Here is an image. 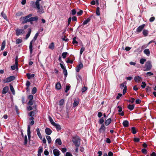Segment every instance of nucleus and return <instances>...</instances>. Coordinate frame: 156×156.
<instances>
[{"instance_id": "38", "label": "nucleus", "mask_w": 156, "mask_h": 156, "mask_svg": "<svg viewBox=\"0 0 156 156\" xmlns=\"http://www.w3.org/2000/svg\"><path fill=\"white\" fill-rule=\"evenodd\" d=\"M27 143V138L26 135H25L24 137V144L26 145Z\"/></svg>"}, {"instance_id": "25", "label": "nucleus", "mask_w": 156, "mask_h": 156, "mask_svg": "<svg viewBox=\"0 0 156 156\" xmlns=\"http://www.w3.org/2000/svg\"><path fill=\"white\" fill-rule=\"evenodd\" d=\"M134 105H129L128 106V108L131 111L133 110L134 108Z\"/></svg>"}, {"instance_id": "2", "label": "nucleus", "mask_w": 156, "mask_h": 156, "mask_svg": "<svg viewBox=\"0 0 156 156\" xmlns=\"http://www.w3.org/2000/svg\"><path fill=\"white\" fill-rule=\"evenodd\" d=\"M38 34V33H37L35 34L33 39L30 41V43L29 49L31 54L33 52V43L37 39Z\"/></svg>"}, {"instance_id": "40", "label": "nucleus", "mask_w": 156, "mask_h": 156, "mask_svg": "<svg viewBox=\"0 0 156 156\" xmlns=\"http://www.w3.org/2000/svg\"><path fill=\"white\" fill-rule=\"evenodd\" d=\"M76 37H74L73 38V44H77L78 43V42L76 41Z\"/></svg>"}, {"instance_id": "35", "label": "nucleus", "mask_w": 156, "mask_h": 156, "mask_svg": "<svg viewBox=\"0 0 156 156\" xmlns=\"http://www.w3.org/2000/svg\"><path fill=\"white\" fill-rule=\"evenodd\" d=\"M46 138L48 140V143L50 144L51 141V138L50 136H46Z\"/></svg>"}, {"instance_id": "36", "label": "nucleus", "mask_w": 156, "mask_h": 156, "mask_svg": "<svg viewBox=\"0 0 156 156\" xmlns=\"http://www.w3.org/2000/svg\"><path fill=\"white\" fill-rule=\"evenodd\" d=\"M90 19L88 18L87 20H85L83 22V25L87 24L90 20Z\"/></svg>"}, {"instance_id": "5", "label": "nucleus", "mask_w": 156, "mask_h": 156, "mask_svg": "<svg viewBox=\"0 0 156 156\" xmlns=\"http://www.w3.org/2000/svg\"><path fill=\"white\" fill-rule=\"evenodd\" d=\"M15 79V77L14 76H11L3 80V81L4 83H6L11 82V81L14 80Z\"/></svg>"}, {"instance_id": "26", "label": "nucleus", "mask_w": 156, "mask_h": 156, "mask_svg": "<svg viewBox=\"0 0 156 156\" xmlns=\"http://www.w3.org/2000/svg\"><path fill=\"white\" fill-rule=\"evenodd\" d=\"M31 32V30L30 29H29L28 33L27 34L26 36V39H27L30 35Z\"/></svg>"}, {"instance_id": "6", "label": "nucleus", "mask_w": 156, "mask_h": 156, "mask_svg": "<svg viewBox=\"0 0 156 156\" xmlns=\"http://www.w3.org/2000/svg\"><path fill=\"white\" fill-rule=\"evenodd\" d=\"M16 34L17 36L22 35L24 33L25 31L24 30L17 28L15 30Z\"/></svg>"}, {"instance_id": "16", "label": "nucleus", "mask_w": 156, "mask_h": 156, "mask_svg": "<svg viewBox=\"0 0 156 156\" xmlns=\"http://www.w3.org/2000/svg\"><path fill=\"white\" fill-rule=\"evenodd\" d=\"M36 130L37 133V134L38 136L40 138V139L41 140L42 138V136L41 135V134L40 132V131L39 129L38 128H37L36 129Z\"/></svg>"}, {"instance_id": "43", "label": "nucleus", "mask_w": 156, "mask_h": 156, "mask_svg": "<svg viewBox=\"0 0 156 156\" xmlns=\"http://www.w3.org/2000/svg\"><path fill=\"white\" fill-rule=\"evenodd\" d=\"M22 41L21 39L18 38L16 40V43L17 44H19L21 43Z\"/></svg>"}, {"instance_id": "14", "label": "nucleus", "mask_w": 156, "mask_h": 156, "mask_svg": "<svg viewBox=\"0 0 156 156\" xmlns=\"http://www.w3.org/2000/svg\"><path fill=\"white\" fill-rule=\"evenodd\" d=\"M9 88L8 86H6L4 87L3 89L2 94H5L8 91Z\"/></svg>"}, {"instance_id": "19", "label": "nucleus", "mask_w": 156, "mask_h": 156, "mask_svg": "<svg viewBox=\"0 0 156 156\" xmlns=\"http://www.w3.org/2000/svg\"><path fill=\"white\" fill-rule=\"evenodd\" d=\"M22 19L23 20V21L22 22V23L23 24L27 22H30L29 18H25V16L23 17Z\"/></svg>"}, {"instance_id": "55", "label": "nucleus", "mask_w": 156, "mask_h": 156, "mask_svg": "<svg viewBox=\"0 0 156 156\" xmlns=\"http://www.w3.org/2000/svg\"><path fill=\"white\" fill-rule=\"evenodd\" d=\"M83 13V11L82 10H80L79 12H77L78 16L81 15Z\"/></svg>"}, {"instance_id": "37", "label": "nucleus", "mask_w": 156, "mask_h": 156, "mask_svg": "<svg viewBox=\"0 0 156 156\" xmlns=\"http://www.w3.org/2000/svg\"><path fill=\"white\" fill-rule=\"evenodd\" d=\"M131 131L132 133L133 134H135L136 133L135 128L134 127H132L131 128Z\"/></svg>"}, {"instance_id": "51", "label": "nucleus", "mask_w": 156, "mask_h": 156, "mask_svg": "<svg viewBox=\"0 0 156 156\" xmlns=\"http://www.w3.org/2000/svg\"><path fill=\"white\" fill-rule=\"evenodd\" d=\"M84 50H85V48L84 47H82L81 48L80 51V55H81L82 54L83 52L84 51Z\"/></svg>"}, {"instance_id": "42", "label": "nucleus", "mask_w": 156, "mask_h": 156, "mask_svg": "<svg viewBox=\"0 0 156 156\" xmlns=\"http://www.w3.org/2000/svg\"><path fill=\"white\" fill-rule=\"evenodd\" d=\"M146 61V59L144 58H142L140 60V62L141 64H143Z\"/></svg>"}, {"instance_id": "7", "label": "nucleus", "mask_w": 156, "mask_h": 156, "mask_svg": "<svg viewBox=\"0 0 156 156\" xmlns=\"http://www.w3.org/2000/svg\"><path fill=\"white\" fill-rule=\"evenodd\" d=\"M106 130V127L104 124H102L99 129V132L100 133H103Z\"/></svg>"}, {"instance_id": "12", "label": "nucleus", "mask_w": 156, "mask_h": 156, "mask_svg": "<svg viewBox=\"0 0 156 156\" xmlns=\"http://www.w3.org/2000/svg\"><path fill=\"white\" fill-rule=\"evenodd\" d=\"M54 155L55 156H58L60 154V152L57 149H55L53 151Z\"/></svg>"}, {"instance_id": "29", "label": "nucleus", "mask_w": 156, "mask_h": 156, "mask_svg": "<svg viewBox=\"0 0 156 156\" xmlns=\"http://www.w3.org/2000/svg\"><path fill=\"white\" fill-rule=\"evenodd\" d=\"M49 121H50L51 124L53 126H54V125L55 124V123L54 122L53 119L50 116H49Z\"/></svg>"}, {"instance_id": "9", "label": "nucleus", "mask_w": 156, "mask_h": 156, "mask_svg": "<svg viewBox=\"0 0 156 156\" xmlns=\"http://www.w3.org/2000/svg\"><path fill=\"white\" fill-rule=\"evenodd\" d=\"M79 101L80 100L79 98H77L75 99L73 104V107H75L77 106L79 103Z\"/></svg>"}, {"instance_id": "39", "label": "nucleus", "mask_w": 156, "mask_h": 156, "mask_svg": "<svg viewBox=\"0 0 156 156\" xmlns=\"http://www.w3.org/2000/svg\"><path fill=\"white\" fill-rule=\"evenodd\" d=\"M64 102V101L63 99H62L59 101V105L60 106L62 105Z\"/></svg>"}, {"instance_id": "17", "label": "nucleus", "mask_w": 156, "mask_h": 156, "mask_svg": "<svg viewBox=\"0 0 156 156\" xmlns=\"http://www.w3.org/2000/svg\"><path fill=\"white\" fill-rule=\"evenodd\" d=\"M30 127L29 125L28 126L27 128V135L29 139H30Z\"/></svg>"}, {"instance_id": "64", "label": "nucleus", "mask_w": 156, "mask_h": 156, "mask_svg": "<svg viewBox=\"0 0 156 156\" xmlns=\"http://www.w3.org/2000/svg\"><path fill=\"white\" fill-rule=\"evenodd\" d=\"M66 156H73L72 154L69 152H67L66 153Z\"/></svg>"}, {"instance_id": "60", "label": "nucleus", "mask_w": 156, "mask_h": 156, "mask_svg": "<svg viewBox=\"0 0 156 156\" xmlns=\"http://www.w3.org/2000/svg\"><path fill=\"white\" fill-rule=\"evenodd\" d=\"M76 13V11L75 9H73L72 10V14L73 15H74Z\"/></svg>"}, {"instance_id": "44", "label": "nucleus", "mask_w": 156, "mask_h": 156, "mask_svg": "<svg viewBox=\"0 0 156 156\" xmlns=\"http://www.w3.org/2000/svg\"><path fill=\"white\" fill-rule=\"evenodd\" d=\"M37 91V88L35 87H34L32 89V94H35Z\"/></svg>"}, {"instance_id": "23", "label": "nucleus", "mask_w": 156, "mask_h": 156, "mask_svg": "<svg viewBox=\"0 0 156 156\" xmlns=\"http://www.w3.org/2000/svg\"><path fill=\"white\" fill-rule=\"evenodd\" d=\"M129 122L127 120H125L123 122V125L124 126L127 127L129 126Z\"/></svg>"}, {"instance_id": "30", "label": "nucleus", "mask_w": 156, "mask_h": 156, "mask_svg": "<svg viewBox=\"0 0 156 156\" xmlns=\"http://www.w3.org/2000/svg\"><path fill=\"white\" fill-rule=\"evenodd\" d=\"M54 126H55L57 130H59L61 129V127L60 126L55 123V124L54 125Z\"/></svg>"}, {"instance_id": "53", "label": "nucleus", "mask_w": 156, "mask_h": 156, "mask_svg": "<svg viewBox=\"0 0 156 156\" xmlns=\"http://www.w3.org/2000/svg\"><path fill=\"white\" fill-rule=\"evenodd\" d=\"M70 89V86H66L65 92L66 93H67L68 91Z\"/></svg>"}, {"instance_id": "3", "label": "nucleus", "mask_w": 156, "mask_h": 156, "mask_svg": "<svg viewBox=\"0 0 156 156\" xmlns=\"http://www.w3.org/2000/svg\"><path fill=\"white\" fill-rule=\"evenodd\" d=\"M72 141L76 146L79 147L80 145V139L77 136L74 137L73 138Z\"/></svg>"}, {"instance_id": "24", "label": "nucleus", "mask_w": 156, "mask_h": 156, "mask_svg": "<svg viewBox=\"0 0 156 156\" xmlns=\"http://www.w3.org/2000/svg\"><path fill=\"white\" fill-rule=\"evenodd\" d=\"M5 41H3L1 46V50L2 51L4 50L5 48Z\"/></svg>"}, {"instance_id": "4", "label": "nucleus", "mask_w": 156, "mask_h": 156, "mask_svg": "<svg viewBox=\"0 0 156 156\" xmlns=\"http://www.w3.org/2000/svg\"><path fill=\"white\" fill-rule=\"evenodd\" d=\"M152 67L151 62L150 61H148L145 65V69L144 71H147L151 70Z\"/></svg>"}, {"instance_id": "33", "label": "nucleus", "mask_w": 156, "mask_h": 156, "mask_svg": "<svg viewBox=\"0 0 156 156\" xmlns=\"http://www.w3.org/2000/svg\"><path fill=\"white\" fill-rule=\"evenodd\" d=\"M10 90H11V92H12L13 94V95H14L15 94V90L13 88V87L11 85H10Z\"/></svg>"}, {"instance_id": "49", "label": "nucleus", "mask_w": 156, "mask_h": 156, "mask_svg": "<svg viewBox=\"0 0 156 156\" xmlns=\"http://www.w3.org/2000/svg\"><path fill=\"white\" fill-rule=\"evenodd\" d=\"M34 115V112H30L29 114V115L31 117L33 116Z\"/></svg>"}, {"instance_id": "59", "label": "nucleus", "mask_w": 156, "mask_h": 156, "mask_svg": "<svg viewBox=\"0 0 156 156\" xmlns=\"http://www.w3.org/2000/svg\"><path fill=\"white\" fill-rule=\"evenodd\" d=\"M33 98V96L32 95H29L28 97V98L30 100H32Z\"/></svg>"}, {"instance_id": "48", "label": "nucleus", "mask_w": 156, "mask_h": 156, "mask_svg": "<svg viewBox=\"0 0 156 156\" xmlns=\"http://www.w3.org/2000/svg\"><path fill=\"white\" fill-rule=\"evenodd\" d=\"M63 73L65 76V77H66L67 75V72L66 69H63Z\"/></svg>"}, {"instance_id": "18", "label": "nucleus", "mask_w": 156, "mask_h": 156, "mask_svg": "<svg viewBox=\"0 0 156 156\" xmlns=\"http://www.w3.org/2000/svg\"><path fill=\"white\" fill-rule=\"evenodd\" d=\"M55 88L57 90H59L61 88V86L60 82L57 83L55 85Z\"/></svg>"}, {"instance_id": "61", "label": "nucleus", "mask_w": 156, "mask_h": 156, "mask_svg": "<svg viewBox=\"0 0 156 156\" xmlns=\"http://www.w3.org/2000/svg\"><path fill=\"white\" fill-rule=\"evenodd\" d=\"M134 140L135 142H138L140 141V139L138 138H135Z\"/></svg>"}, {"instance_id": "63", "label": "nucleus", "mask_w": 156, "mask_h": 156, "mask_svg": "<svg viewBox=\"0 0 156 156\" xmlns=\"http://www.w3.org/2000/svg\"><path fill=\"white\" fill-rule=\"evenodd\" d=\"M155 20V17H151L150 19L149 20L150 22H153Z\"/></svg>"}, {"instance_id": "20", "label": "nucleus", "mask_w": 156, "mask_h": 156, "mask_svg": "<svg viewBox=\"0 0 156 156\" xmlns=\"http://www.w3.org/2000/svg\"><path fill=\"white\" fill-rule=\"evenodd\" d=\"M144 52L147 56H149L150 55V51L148 49H145L144 51Z\"/></svg>"}, {"instance_id": "10", "label": "nucleus", "mask_w": 156, "mask_h": 156, "mask_svg": "<svg viewBox=\"0 0 156 156\" xmlns=\"http://www.w3.org/2000/svg\"><path fill=\"white\" fill-rule=\"evenodd\" d=\"M83 66L82 63L80 64L76 68V70L77 72H78L83 67Z\"/></svg>"}, {"instance_id": "47", "label": "nucleus", "mask_w": 156, "mask_h": 156, "mask_svg": "<svg viewBox=\"0 0 156 156\" xmlns=\"http://www.w3.org/2000/svg\"><path fill=\"white\" fill-rule=\"evenodd\" d=\"M67 54V52H63L62 54V56L63 58H65L66 57V55Z\"/></svg>"}, {"instance_id": "62", "label": "nucleus", "mask_w": 156, "mask_h": 156, "mask_svg": "<svg viewBox=\"0 0 156 156\" xmlns=\"http://www.w3.org/2000/svg\"><path fill=\"white\" fill-rule=\"evenodd\" d=\"M117 108H119L118 111L119 112H121L122 111V108H121L120 106H118L117 107Z\"/></svg>"}, {"instance_id": "15", "label": "nucleus", "mask_w": 156, "mask_h": 156, "mask_svg": "<svg viewBox=\"0 0 156 156\" xmlns=\"http://www.w3.org/2000/svg\"><path fill=\"white\" fill-rule=\"evenodd\" d=\"M45 131L46 134L48 135H50L52 133L51 130L50 129L48 128L45 129Z\"/></svg>"}, {"instance_id": "22", "label": "nucleus", "mask_w": 156, "mask_h": 156, "mask_svg": "<svg viewBox=\"0 0 156 156\" xmlns=\"http://www.w3.org/2000/svg\"><path fill=\"white\" fill-rule=\"evenodd\" d=\"M26 75H27V77H28V78L29 79H30L31 78L34 77L35 75L34 74H31L29 73H27Z\"/></svg>"}, {"instance_id": "50", "label": "nucleus", "mask_w": 156, "mask_h": 156, "mask_svg": "<svg viewBox=\"0 0 156 156\" xmlns=\"http://www.w3.org/2000/svg\"><path fill=\"white\" fill-rule=\"evenodd\" d=\"M17 65H16L15 64V65L13 66H11V68L12 70H14L16 68H17Z\"/></svg>"}, {"instance_id": "34", "label": "nucleus", "mask_w": 156, "mask_h": 156, "mask_svg": "<svg viewBox=\"0 0 156 156\" xmlns=\"http://www.w3.org/2000/svg\"><path fill=\"white\" fill-rule=\"evenodd\" d=\"M125 86H126V82H125L120 85V88L121 89H123L125 87Z\"/></svg>"}, {"instance_id": "28", "label": "nucleus", "mask_w": 156, "mask_h": 156, "mask_svg": "<svg viewBox=\"0 0 156 156\" xmlns=\"http://www.w3.org/2000/svg\"><path fill=\"white\" fill-rule=\"evenodd\" d=\"M143 34L144 36H147L148 34V31L147 30H144L143 31Z\"/></svg>"}, {"instance_id": "27", "label": "nucleus", "mask_w": 156, "mask_h": 156, "mask_svg": "<svg viewBox=\"0 0 156 156\" xmlns=\"http://www.w3.org/2000/svg\"><path fill=\"white\" fill-rule=\"evenodd\" d=\"M48 48L51 49L53 50L54 48V43H51L49 46Z\"/></svg>"}, {"instance_id": "13", "label": "nucleus", "mask_w": 156, "mask_h": 156, "mask_svg": "<svg viewBox=\"0 0 156 156\" xmlns=\"http://www.w3.org/2000/svg\"><path fill=\"white\" fill-rule=\"evenodd\" d=\"M144 24H143L140 26L136 29V31L138 33H140L142 30L144 28Z\"/></svg>"}, {"instance_id": "31", "label": "nucleus", "mask_w": 156, "mask_h": 156, "mask_svg": "<svg viewBox=\"0 0 156 156\" xmlns=\"http://www.w3.org/2000/svg\"><path fill=\"white\" fill-rule=\"evenodd\" d=\"M55 142L56 143H57L59 145H61L62 144L61 140L59 138L56 139L55 140Z\"/></svg>"}, {"instance_id": "45", "label": "nucleus", "mask_w": 156, "mask_h": 156, "mask_svg": "<svg viewBox=\"0 0 156 156\" xmlns=\"http://www.w3.org/2000/svg\"><path fill=\"white\" fill-rule=\"evenodd\" d=\"M104 122V119L103 118H101L99 121V123L100 124H102Z\"/></svg>"}, {"instance_id": "54", "label": "nucleus", "mask_w": 156, "mask_h": 156, "mask_svg": "<svg viewBox=\"0 0 156 156\" xmlns=\"http://www.w3.org/2000/svg\"><path fill=\"white\" fill-rule=\"evenodd\" d=\"M66 62L67 63L72 64L73 62V61L70 60L69 59H68L66 61Z\"/></svg>"}, {"instance_id": "1", "label": "nucleus", "mask_w": 156, "mask_h": 156, "mask_svg": "<svg viewBox=\"0 0 156 156\" xmlns=\"http://www.w3.org/2000/svg\"><path fill=\"white\" fill-rule=\"evenodd\" d=\"M41 1V0H37L35 2L32 1L30 3L34 8L37 9V12L40 14L44 12L42 6H40L39 2Z\"/></svg>"}, {"instance_id": "58", "label": "nucleus", "mask_w": 156, "mask_h": 156, "mask_svg": "<svg viewBox=\"0 0 156 156\" xmlns=\"http://www.w3.org/2000/svg\"><path fill=\"white\" fill-rule=\"evenodd\" d=\"M87 90V88L85 87H84L82 88V92H84Z\"/></svg>"}, {"instance_id": "57", "label": "nucleus", "mask_w": 156, "mask_h": 156, "mask_svg": "<svg viewBox=\"0 0 156 156\" xmlns=\"http://www.w3.org/2000/svg\"><path fill=\"white\" fill-rule=\"evenodd\" d=\"M33 104L32 100H30L28 102V105H32Z\"/></svg>"}, {"instance_id": "52", "label": "nucleus", "mask_w": 156, "mask_h": 156, "mask_svg": "<svg viewBox=\"0 0 156 156\" xmlns=\"http://www.w3.org/2000/svg\"><path fill=\"white\" fill-rule=\"evenodd\" d=\"M142 85H141V87L143 88H144L146 86L145 83L144 82H142Z\"/></svg>"}, {"instance_id": "21", "label": "nucleus", "mask_w": 156, "mask_h": 156, "mask_svg": "<svg viewBox=\"0 0 156 156\" xmlns=\"http://www.w3.org/2000/svg\"><path fill=\"white\" fill-rule=\"evenodd\" d=\"M111 118H109L107 119L105 122V124L106 126L108 125L111 122Z\"/></svg>"}, {"instance_id": "46", "label": "nucleus", "mask_w": 156, "mask_h": 156, "mask_svg": "<svg viewBox=\"0 0 156 156\" xmlns=\"http://www.w3.org/2000/svg\"><path fill=\"white\" fill-rule=\"evenodd\" d=\"M43 151V147H40L38 151V153H42Z\"/></svg>"}, {"instance_id": "11", "label": "nucleus", "mask_w": 156, "mask_h": 156, "mask_svg": "<svg viewBox=\"0 0 156 156\" xmlns=\"http://www.w3.org/2000/svg\"><path fill=\"white\" fill-rule=\"evenodd\" d=\"M38 19V17L37 16H35L34 17H31L29 18V21L32 24V22L34 21H37Z\"/></svg>"}, {"instance_id": "8", "label": "nucleus", "mask_w": 156, "mask_h": 156, "mask_svg": "<svg viewBox=\"0 0 156 156\" xmlns=\"http://www.w3.org/2000/svg\"><path fill=\"white\" fill-rule=\"evenodd\" d=\"M134 80L135 82L137 83L140 82L142 80V78L140 76H136L134 78Z\"/></svg>"}, {"instance_id": "56", "label": "nucleus", "mask_w": 156, "mask_h": 156, "mask_svg": "<svg viewBox=\"0 0 156 156\" xmlns=\"http://www.w3.org/2000/svg\"><path fill=\"white\" fill-rule=\"evenodd\" d=\"M142 153L145 154H147V150L144 148L142 149Z\"/></svg>"}, {"instance_id": "41", "label": "nucleus", "mask_w": 156, "mask_h": 156, "mask_svg": "<svg viewBox=\"0 0 156 156\" xmlns=\"http://www.w3.org/2000/svg\"><path fill=\"white\" fill-rule=\"evenodd\" d=\"M96 14L98 16H99L100 15V9L99 7H97V8Z\"/></svg>"}, {"instance_id": "32", "label": "nucleus", "mask_w": 156, "mask_h": 156, "mask_svg": "<svg viewBox=\"0 0 156 156\" xmlns=\"http://www.w3.org/2000/svg\"><path fill=\"white\" fill-rule=\"evenodd\" d=\"M1 16L5 20H7V16L3 12H2L1 13Z\"/></svg>"}]
</instances>
